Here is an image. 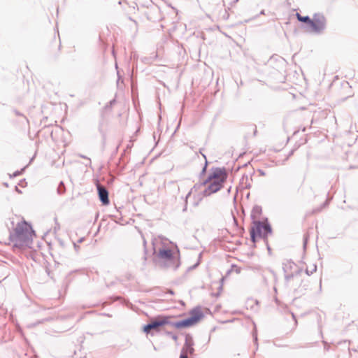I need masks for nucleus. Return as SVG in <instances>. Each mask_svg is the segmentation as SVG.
<instances>
[{
	"instance_id": "obj_1",
	"label": "nucleus",
	"mask_w": 358,
	"mask_h": 358,
	"mask_svg": "<svg viewBox=\"0 0 358 358\" xmlns=\"http://www.w3.org/2000/svg\"><path fill=\"white\" fill-rule=\"evenodd\" d=\"M35 237L36 233L31 225L21 220L10 231L8 244L14 252L24 253L32 248Z\"/></svg>"
},
{
	"instance_id": "obj_2",
	"label": "nucleus",
	"mask_w": 358,
	"mask_h": 358,
	"mask_svg": "<svg viewBox=\"0 0 358 358\" xmlns=\"http://www.w3.org/2000/svg\"><path fill=\"white\" fill-rule=\"evenodd\" d=\"M227 178V173L224 169L216 168L211 171L207 178L203 181V195L206 196L218 192Z\"/></svg>"
},
{
	"instance_id": "obj_3",
	"label": "nucleus",
	"mask_w": 358,
	"mask_h": 358,
	"mask_svg": "<svg viewBox=\"0 0 358 358\" xmlns=\"http://www.w3.org/2000/svg\"><path fill=\"white\" fill-rule=\"evenodd\" d=\"M271 231V227L267 222L254 221L250 229L251 240L253 243H255L258 238L267 236Z\"/></svg>"
},
{
	"instance_id": "obj_4",
	"label": "nucleus",
	"mask_w": 358,
	"mask_h": 358,
	"mask_svg": "<svg viewBox=\"0 0 358 358\" xmlns=\"http://www.w3.org/2000/svg\"><path fill=\"white\" fill-rule=\"evenodd\" d=\"M189 315V318L177 322H173L172 326L176 329L189 327L197 324L203 317V314L199 308L192 309L190 311Z\"/></svg>"
},
{
	"instance_id": "obj_5",
	"label": "nucleus",
	"mask_w": 358,
	"mask_h": 358,
	"mask_svg": "<svg viewBox=\"0 0 358 358\" xmlns=\"http://www.w3.org/2000/svg\"><path fill=\"white\" fill-rule=\"evenodd\" d=\"M327 26V20L324 15L315 13L311 20L310 30L315 33H321Z\"/></svg>"
},
{
	"instance_id": "obj_6",
	"label": "nucleus",
	"mask_w": 358,
	"mask_h": 358,
	"mask_svg": "<svg viewBox=\"0 0 358 358\" xmlns=\"http://www.w3.org/2000/svg\"><path fill=\"white\" fill-rule=\"evenodd\" d=\"M175 248H176V246L172 245L169 247H164L159 249L157 256L159 259L164 262H171L174 257Z\"/></svg>"
},
{
	"instance_id": "obj_7",
	"label": "nucleus",
	"mask_w": 358,
	"mask_h": 358,
	"mask_svg": "<svg viewBox=\"0 0 358 358\" xmlns=\"http://www.w3.org/2000/svg\"><path fill=\"white\" fill-rule=\"evenodd\" d=\"M174 315H159L152 322H150L152 329L157 330L159 327L171 324L172 325V322L171 320L174 318Z\"/></svg>"
},
{
	"instance_id": "obj_8",
	"label": "nucleus",
	"mask_w": 358,
	"mask_h": 358,
	"mask_svg": "<svg viewBox=\"0 0 358 358\" xmlns=\"http://www.w3.org/2000/svg\"><path fill=\"white\" fill-rule=\"evenodd\" d=\"M97 189L99 193V196L103 205H108L109 203L108 199V192L107 189L102 185L98 184Z\"/></svg>"
},
{
	"instance_id": "obj_9",
	"label": "nucleus",
	"mask_w": 358,
	"mask_h": 358,
	"mask_svg": "<svg viewBox=\"0 0 358 358\" xmlns=\"http://www.w3.org/2000/svg\"><path fill=\"white\" fill-rule=\"evenodd\" d=\"M284 271L285 273H286V278H292L294 275L297 273L298 270L296 266L294 263L287 262V264H285Z\"/></svg>"
},
{
	"instance_id": "obj_10",
	"label": "nucleus",
	"mask_w": 358,
	"mask_h": 358,
	"mask_svg": "<svg viewBox=\"0 0 358 358\" xmlns=\"http://www.w3.org/2000/svg\"><path fill=\"white\" fill-rule=\"evenodd\" d=\"M296 18L298 19L299 21L301 22H304V23H306V24H308L310 25V27L311 26V20L309 17L308 16H301L299 13H296Z\"/></svg>"
},
{
	"instance_id": "obj_11",
	"label": "nucleus",
	"mask_w": 358,
	"mask_h": 358,
	"mask_svg": "<svg viewBox=\"0 0 358 358\" xmlns=\"http://www.w3.org/2000/svg\"><path fill=\"white\" fill-rule=\"evenodd\" d=\"M194 351V349L191 347H189L187 350L183 349L182 350L181 355L180 358H188L187 357V353L192 354Z\"/></svg>"
},
{
	"instance_id": "obj_12",
	"label": "nucleus",
	"mask_w": 358,
	"mask_h": 358,
	"mask_svg": "<svg viewBox=\"0 0 358 358\" xmlns=\"http://www.w3.org/2000/svg\"><path fill=\"white\" fill-rule=\"evenodd\" d=\"M151 329L152 328L150 324H148L143 327V331L146 334H149Z\"/></svg>"
},
{
	"instance_id": "obj_13",
	"label": "nucleus",
	"mask_w": 358,
	"mask_h": 358,
	"mask_svg": "<svg viewBox=\"0 0 358 358\" xmlns=\"http://www.w3.org/2000/svg\"><path fill=\"white\" fill-rule=\"evenodd\" d=\"M319 211H320L319 210H314L311 213H307L306 215V217L309 216V215H313V214H315V213H317Z\"/></svg>"
},
{
	"instance_id": "obj_14",
	"label": "nucleus",
	"mask_w": 358,
	"mask_h": 358,
	"mask_svg": "<svg viewBox=\"0 0 358 358\" xmlns=\"http://www.w3.org/2000/svg\"><path fill=\"white\" fill-rule=\"evenodd\" d=\"M168 292L169 294H174V292L172 290H171V289L168 290Z\"/></svg>"
}]
</instances>
